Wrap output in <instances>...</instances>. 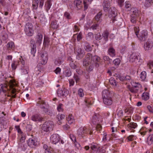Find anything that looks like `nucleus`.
<instances>
[{"label":"nucleus","mask_w":153,"mask_h":153,"mask_svg":"<svg viewBox=\"0 0 153 153\" xmlns=\"http://www.w3.org/2000/svg\"><path fill=\"white\" fill-rule=\"evenodd\" d=\"M31 119L34 121L40 122L42 120V118L40 115L36 114L33 115L31 117Z\"/></svg>","instance_id":"17"},{"label":"nucleus","mask_w":153,"mask_h":153,"mask_svg":"<svg viewBox=\"0 0 153 153\" xmlns=\"http://www.w3.org/2000/svg\"><path fill=\"white\" fill-rule=\"evenodd\" d=\"M102 14V12H100L98 13L95 17V19L98 23H100L101 21V19L100 18Z\"/></svg>","instance_id":"33"},{"label":"nucleus","mask_w":153,"mask_h":153,"mask_svg":"<svg viewBox=\"0 0 153 153\" xmlns=\"http://www.w3.org/2000/svg\"><path fill=\"white\" fill-rule=\"evenodd\" d=\"M65 117V115L62 114L57 115L56 118L58 120L57 123L59 125L61 124L62 123V120L64 119Z\"/></svg>","instance_id":"21"},{"label":"nucleus","mask_w":153,"mask_h":153,"mask_svg":"<svg viewBox=\"0 0 153 153\" xmlns=\"http://www.w3.org/2000/svg\"><path fill=\"white\" fill-rule=\"evenodd\" d=\"M93 0H88V3L86 0H84L83 4L84 5V10H86L88 7V5L90 4Z\"/></svg>","instance_id":"28"},{"label":"nucleus","mask_w":153,"mask_h":153,"mask_svg":"<svg viewBox=\"0 0 153 153\" xmlns=\"http://www.w3.org/2000/svg\"><path fill=\"white\" fill-rule=\"evenodd\" d=\"M74 4L76 7L79 9H80L82 7V2L79 0H76L74 1Z\"/></svg>","instance_id":"27"},{"label":"nucleus","mask_w":153,"mask_h":153,"mask_svg":"<svg viewBox=\"0 0 153 153\" xmlns=\"http://www.w3.org/2000/svg\"><path fill=\"white\" fill-rule=\"evenodd\" d=\"M70 139L74 143L76 141V137L73 134H71L70 135Z\"/></svg>","instance_id":"54"},{"label":"nucleus","mask_w":153,"mask_h":153,"mask_svg":"<svg viewBox=\"0 0 153 153\" xmlns=\"http://www.w3.org/2000/svg\"><path fill=\"white\" fill-rule=\"evenodd\" d=\"M140 57L139 55L135 53H133L130 56V61L132 62L137 63L140 62Z\"/></svg>","instance_id":"13"},{"label":"nucleus","mask_w":153,"mask_h":153,"mask_svg":"<svg viewBox=\"0 0 153 153\" xmlns=\"http://www.w3.org/2000/svg\"><path fill=\"white\" fill-rule=\"evenodd\" d=\"M28 144L30 146L33 147L36 145V142L34 140L30 138L28 140Z\"/></svg>","instance_id":"25"},{"label":"nucleus","mask_w":153,"mask_h":153,"mask_svg":"<svg viewBox=\"0 0 153 153\" xmlns=\"http://www.w3.org/2000/svg\"><path fill=\"white\" fill-rule=\"evenodd\" d=\"M7 50L9 51H13L15 49V46L14 43L12 41H10L8 42L6 46Z\"/></svg>","instance_id":"14"},{"label":"nucleus","mask_w":153,"mask_h":153,"mask_svg":"<svg viewBox=\"0 0 153 153\" xmlns=\"http://www.w3.org/2000/svg\"><path fill=\"white\" fill-rule=\"evenodd\" d=\"M120 62V61L119 59H116L113 61V63L115 65H118Z\"/></svg>","instance_id":"51"},{"label":"nucleus","mask_w":153,"mask_h":153,"mask_svg":"<svg viewBox=\"0 0 153 153\" xmlns=\"http://www.w3.org/2000/svg\"><path fill=\"white\" fill-rule=\"evenodd\" d=\"M20 64H21L22 65H24L25 64V61L21 56L17 61H14L12 62L11 64V67L12 69L15 70L17 66Z\"/></svg>","instance_id":"9"},{"label":"nucleus","mask_w":153,"mask_h":153,"mask_svg":"<svg viewBox=\"0 0 153 153\" xmlns=\"http://www.w3.org/2000/svg\"><path fill=\"white\" fill-rule=\"evenodd\" d=\"M36 47L35 45H33V47L32 48L31 51V54L33 55V56H34V54L36 52Z\"/></svg>","instance_id":"47"},{"label":"nucleus","mask_w":153,"mask_h":153,"mask_svg":"<svg viewBox=\"0 0 153 153\" xmlns=\"http://www.w3.org/2000/svg\"><path fill=\"white\" fill-rule=\"evenodd\" d=\"M88 133L91 134L92 132L85 127H81L77 130V134L79 137H83Z\"/></svg>","instance_id":"4"},{"label":"nucleus","mask_w":153,"mask_h":153,"mask_svg":"<svg viewBox=\"0 0 153 153\" xmlns=\"http://www.w3.org/2000/svg\"><path fill=\"white\" fill-rule=\"evenodd\" d=\"M63 61V60L61 58H58L56 59L54 63L56 65H59L62 63Z\"/></svg>","instance_id":"41"},{"label":"nucleus","mask_w":153,"mask_h":153,"mask_svg":"<svg viewBox=\"0 0 153 153\" xmlns=\"http://www.w3.org/2000/svg\"><path fill=\"white\" fill-rule=\"evenodd\" d=\"M74 144L75 146L78 149H80L81 146L80 144L78 143L76 141L74 143Z\"/></svg>","instance_id":"60"},{"label":"nucleus","mask_w":153,"mask_h":153,"mask_svg":"<svg viewBox=\"0 0 153 153\" xmlns=\"http://www.w3.org/2000/svg\"><path fill=\"white\" fill-rule=\"evenodd\" d=\"M57 109L59 112H62L63 111V105L61 103L59 104L57 106Z\"/></svg>","instance_id":"44"},{"label":"nucleus","mask_w":153,"mask_h":153,"mask_svg":"<svg viewBox=\"0 0 153 153\" xmlns=\"http://www.w3.org/2000/svg\"><path fill=\"white\" fill-rule=\"evenodd\" d=\"M42 38L43 36L42 33H38L35 38L36 43L39 44V45H40L42 43Z\"/></svg>","instance_id":"19"},{"label":"nucleus","mask_w":153,"mask_h":153,"mask_svg":"<svg viewBox=\"0 0 153 153\" xmlns=\"http://www.w3.org/2000/svg\"><path fill=\"white\" fill-rule=\"evenodd\" d=\"M153 3V0H146L144 5L146 7H150Z\"/></svg>","instance_id":"32"},{"label":"nucleus","mask_w":153,"mask_h":153,"mask_svg":"<svg viewBox=\"0 0 153 153\" xmlns=\"http://www.w3.org/2000/svg\"><path fill=\"white\" fill-rule=\"evenodd\" d=\"M90 147L92 150L96 151L99 147V146L97 143H93L91 144Z\"/></svg>","instance_id":"39"},{"label":"nucleus","mask_w":153,"mask_h":153,"mask_svg":"<svg viewBox=\"0 0 153 153\" xmlns=\"http://www.w3.org/2000/svg\"><path fill=\"white\" fill-rule=\"evenodd\" d=\"M75 52L77 53L76 58L77 59H79L82 58L84 55V51L83 50H82L81 48H78V49H76Z\"/></svg>","instance_id":"15"},{"label":"nucleus","mask_w":153,"mask_h":153,"mask_svg":"<svg viewBox=\"0 0 153 153\" xmlns=\"http://www.w3.org/2000/svg\"><path fill=\"white\" fill-rule=\"evenodd\" d=\"M102 97L104 103L106 105H110L112 103V100L110 92L107 90L102 91Z\"/></svg>","instance_id":"2"},{"label":"nucleus","mask_w":153,"mask_h":153,"mask_svg":"<svg viewBox=\"0 0 153 153\" xmlns=\"http://www.w3.org/2000/svg\"><path fill=\"white\" fill-rule=\"evenodd\" d=\"M148 66L150 68H153V61H149L148 64Z\"/></svg>","instance_id":"63"},{"label":"nucleus","mask_w":153,"mask_h":153,"mask_svg":"<svg viewBox=\"0 0 153 153\" xmlns=\"http://www.w3.org/2000/svg\"><path fill=\"white\" fill-rule=\"evenodd\" d=\"M40 62L42 65L45 64L48 59V55L46 52H43L41 54V55Z\"/></svg>","instance_id":"12"},{"label":"nucleus","mask_w":153,"mask_h":153,"mask_svg":"<svg viewBox=\"0 0 153 153\" xmlns=\"http://www.w3.org/2000/svg\"><path fill=\"white\" fill-rule=\"evenodd\" d=\"M22 65L21 68V74L22 75L27 74L29 71V67L27 66Z\"/></svg>","instance_id":"18"},{"label":"nucleus","mask_w":153,"mask_h":153,"mask_svg":"<svg viewBox=\"0 0 153 153\" xmlns=\"http://www.w3.org/2000/svg\"><path fill=\"white\" fill-rule=\"evenodd\" d=\"M25 31L26 34L28 36H32L34 33L33 26L32 24L28 23L25 26Z\"/></svg>","instance_id":"6"},{"label":"nucleus","mask_w":153,"mask_h":153,"mask_svg":"<svg viewBox=\"0 0 153 153\" xmlns=\"http://www.w3.org/2000/svg\"><path fill=\"white\" fill-rule=\"evenodd\" d=\"M63 74L65 76L69 77L71 75V72L70 70H66L63 72Z\"/></svg>","instance_id":"43"},{"label":"nucleus","mask_w":153,"mask_h":153,"mask_svg":"<svg viewBox=\"0 0 153 153\" xmlns=\"http://www.w3.org/2000/svg\"><path fill=\"white\" fill-rule=\"evenodd\" d=\"M90 53H88L86 56L85 59L83 62L84 66H87L90 65L87 69L88 71H91L94 68L93 64L95 63L96 67H98L100 64V58L97 56H92Z\"/></svg>","instance_id":"1"},{"label":"nucleus","mask_w":153,"mask_h":153,"mask_svg":"<svg viewBox=\"0 0 153 153\" xmlns=\"http://www.w3.org/2000/svg\"><path fill=\"white\" fill-rule=\"evenodd\" d=\"M92 99L91 98H86L85 100V102L86 105H91L93 103L92 101Z\"/></svg>","instance_id":"42"},{"label":"nucleus","mask_w":153,"mask_h":153,"mask_svg":"<svg viewBox=\"0 0 153 153\" xmlns=\"http://www.w3.org/2000/svg\"><path fill=\"white\" fill-rule=\"evenodd\" d=\"M7 87V85L5 84L1 85V88L2 91L4 93L6 92L8 90V88Z\"/></svg>","instance_id":"40"},{"label":"nucleus","mask_w":153,"mask_h":153,"mask_svg":"<svg viewBox=\"0 0 153 153\" xmlns=\"http://www.w3.org/2000/svg\"><path fill=\"white\" fill-rule=\"evenodd\" d=\"M108 34L109 33L107 30H106L105 31H104L102 34V36L104 38L105 40V41H107L108 40Z\"/></svg>","instance_id":"45"},{"label":"nucleus","mask_w":153,"mask_h":153,"mask_svg":"<svg viewBox=\"0 0 153 153\" xmlns=\"http://www.w3.org/2000/svg\"><path fill=\"white\" fill-rule=\"evenodd\" d=\"M153 46V43L152 41H148L144 45V48L146 51L151 50Z\"/></svg>","instance_id":"16"},{"label":"nucleus","mask_w":153,"mask_h":153,"mask_svg":"<svg viewBox=\"0 0 153 153\" xmlns=\"http://www.w3.org/2000/svg\"><path fill=\"white\" fill-rule=\"evenodd\" d=\"M148 128L145 127H142L140 129V134L142 135H145L147 132Z\"/></svg>","instance_id":"31"},{"label":"nucleus","mask_w":153,"mask_h":153,"mask_svg":"<svg viewBox=\"0 0 153 153\" xmlns=\"http://www.w3.org/2000/svg\"><path fill=\"white\" fill-rule=\"evenodd\" d=\"M146 71H143L140 74V76L142 80H144L146 78Z\"/></svg>","instance_id":"35"},{"label":"nucleus","mask_w":153,"mask_h":153,"mask_svg":"<svg viewBox=\"0 0 153 153\" xmlns=\"http://www.w3.org/2000/svg\"><path fill=\"white\" fill-rule=\"evenodd\" d=\"M68 91L66 89H63V90L59 89L57 91V94L59 97L66 96L68 94Z\"/></svg>","instance_id":"20"},{"label":"nucleus","mask_w":153,"mask_h":153,"mask_svg":"<svg viewBox=\"0 0 153 153\" xmlns=\"http://www.w3.org/2000/svg\"><path fill=\"white\" fill-rule=\"evenodd\" d=\"M103 4L104 11H106L108 10L110 6V2L107 0H105Z\"/></svg>","instance_id":"24"},{"label":"nucleus","mask_w":153,"mask_h":153,"mask_svg":"<svg viewBox=\"0 0 153 153\" xmlns=\"http://www.w3.org/2000/svg\"><path fill=\"white\" fill-rule=\"evenodd\" d=\"M51 27L53 29H56L58 27V25L54 22H52L51 25Z\"/></svg>","instance_id":"64"},{"label":"nucleus","mask_w":153,"mask_h":153,"mask_svg":"<svg viewBox=\"0 0 153 153\" xmlns=\"http://www.w3.org/2000/svg\"><path fill=\"white\" fill-rule=\"evenodd\" d=\"M50 40L47 37L45 36L43 42V45L45 46H48L49 44Z\"/></svg>","instance_id":"37"},{"label":"nucleus","mask_w":153,"mask_h":153,"mask_svg":"<svg viewBox=\"0 0 153 153\" xmlns=\"http://www.w3.org/2000/svg\"><path fill=\"white\" fill-rule=\"evenodd\" d=\"M45 153H55L53 149L51 147H50L48 150L45 151Z\"/></svg>","instance_id":"57"},{"label":"nucleus","mask_w":153,"mask_h":153,"mask_svg":"<svg viewBox=\"0 0 153 153\" xmlns=\"http://www.w3.org/2000/svg\"><path fill=\"white\" fill-rule=\"evenodd\" d=\"M128 140L129 141H131L133 140H136L137 138L136 136L134 135H130L127 138Z\"/></svg>","instance_id":"49"},{"label":"nucleus","mask_w":153,"mask_h":153,"mask_svg":"<svg viewBox=\"0 0 153 153\" xmlns=\"http://www.w3.org/2000/svg\"><path fill=\"white\" fill-rule=\"evenodd\" d=\"M85 48L88 51H91L92 49V48L89 45H86Z\"/></svg>","instance_id":"61"},{"label":"nucleus","mask_w":153,"mask_h":153,"mask_svg":"<svg viewBox=\"0 0 153 153\" xmlns=\"http://www.w3.org/2000/svg\"><path fill=\"white\" fill-rule=\"evenodd\" d=\"M91 120L92 122L93 123H95V122H96L97 120V116L96 115L92 117V119Z\"/></svg>","instance_id":"62"},{"label":"nucleus","mask_w":153,"mask_h":153,"mask_svg":"<svg viewBox=\"0 0 153 153\" xmlns=\"http://www.w3.org/2000/svg\"><path fill=\"white\" fill-rule=\"evenodd\" d=\"M53 126V123L52 121L46 122L43 125L42 127V129L44 131L48 132L52 129Z\"/></svg>","instance_id":"7"},{"label":"nucleus","mask_w":153,"mask_h":153,"mask_svg":"<svg viewBox=\"0 0 153 153\" xmlns=\"http://www.w3.org/2000/svg\"><path fill=\"white\" fill-rule=\"evenodd\" d=\"M51 143L53 144H56L58 143L60 140V138L59 134H52L50 137Z\"/></svg>","instance_id":"10"},{"label":"nucleus","mask_w":153,"mask_h":153,"mask_svg":"<svg viewBox=\"0 0 153 153\" xmlns=\"http://www.w3.org/2000/svg\"><path fill=\"white\" fill-rule=\"evenodd\" d=\"M103 59L105 61H107L108 63H110L112 62V60L110 59L109 57L107 56H105L103 57Z\"/></svg>","instance_id":"53"},{"label":"nucleus","mask_w":153,"mask_h":153,"mask_svg":"<svg viewBox=\"0 0 153 153\" xmlns=\"http://www.w3.org/2000/svg\"><path fill=\"white\" fill-rule=\"evenodd\" d=\"M125 7L126 8H129L131 7V4L130 2L126 1L125 2Z\"/></svg>","instance_id":"55"},{"label":"nucleus","mask_w":153,"mask_h":153,"mask_svg":"<svg viewBox=\"0 0 153 153\" xmlns=\"http://www.w3.org/2000/svg\"><path fill=\"white\" fill-rule=\"evenodd\" d=\"M131 83L132 87L130 88L129 89L132 93L137 92L139 89L141 87V85L140 83L134 80L131 81Z\"/></svg>","instance_id":"5"},{"label":"nucleus","mask_w":153,"mask_h":153,"mask_svg":"<svg viewBox=\"0 0 153 153\" xmlns=\"http://www.w3.org/2000/svg\"><path fill=\"white\" fill-rule=\"evenodd\" d=\"M124 0H118L117 2L118 5L120 7H122L123 6V3Z\"/></svg>","instance_id":"56"},{"label":"nucleus","mask_w":153,"mask_h":153,"mask_svg":"<svg viewBox=\"0 0 153 153\" xmlns=\"http://www.w3.org/2000/svg\"><path fill=\"white\" fill-rule=\"evenodd\" d=\"M15 128L17 130V131L19 134H21L22 132L19 126H15Z\"/></svg>","instance_id":"59"},{"label":"nucleus","mask_w":153,"mask_h":153,"mask_svg":"<svg viewBox=\"0 0 153 153\" xmlns=\"http://www.w3.org/2000/svg\"><path fill=\"white\" fill-rule=\"evenodd\" d=\"M66 119L68 123L70 124H73L74 122V117L71 114H69L66 117Z\"/></svg>","instance_id":"22"},{"label":"nucleus","mask_w":153,"mask_h":153,"mask_svg":"<svg viewBox=\"0 0 153 153\" xmlns=\"http://www.w3.org/2000/svg\"><path fill=\"white\" fill-rule=\"evenodd\" d=\"M64 16L65 18L68 19H70L71 18L70 13L67 12H65L64 13Z\"/></svg>","instance_id":"48"},{"label":"nucleus","mask_w":153,"mask_h":153,"mask_svg":"<svg viewBox=\"0 0 153 153\" xmlns=\"http://www.w3.org/2000/svg\"><path fill=\"white\" fill-rule=\"evenodd\" d=\"M137 126V125L136 123L131 122L127 125L126 129L127 131L130 132H134L135 131L134 129L136 128Z\"/></svg>","instance_id":"11"},{"label":"nucleus","mask_w":153,"mask_h":153,"mask_svg":"<svg viewBox=\"0 0 153 153\" xmlns=\"http://www.w3.org/2000/svg\"><path fill=\"white\" fill-rule=\"evenodd\" d=\"M140 12L137 9H134L131 16V22L133 23H135L137 19L140 16Z\"/></svg>","instance_id":"8"},{"label":"nucleus","mask_w":153,"mask_h":153,"mask_svg":"<svg viewBox=\"0 0 153 153\" xmlns=\"http://www.w3.org/2000/svg\"><path fill=\"white\" fill-rule=\"evenodd\" d=\"M116 15L114 12H112V14H110L109 15V16L110 17L112 18H113V22L115 20V17L116 16Z\"/></svg>","instance_id":"58"},{"label":"nucleus","mask_w":153,"mask_h":153,"mask_svg":"<svg viewBox=\"0 0 153 153\" xmlns=\"http://www.w3.org/2000/svg\"><path fill=\"white\" fill-rule=\"evenodd\" d=\"M19 137H21L20 138V141L22 143L24 142L25 138V136L23 135V133H22L21 134H19Z\"/></svg>","instance_id":"52"},{"label":"nucleus","mask_w":153,"mask_h":153,"mask_svg":"<svg viewBox=\"0 0 153 153\" xmlns=\"http://www.w3.org/2000/svg\"><path fill=\"white\" fill-rule=\"evenodd\" d=\"M134 108L132 107H128L125 111V112L128 114H131L133 111Z\"/></svg>","instance_id":"34"},{"label":"nucleus","mask_w":153,"mask_h":153,"mask_svg":"<svg viewBox=\"0 0 153 153\" xmlns=\"http://www.w3.org/2000/svg\"><path fill=\"white\" fill-rule=\"evenodd\" d=\"M134 31L136 35L140 39V40L144 41L147 38L148 35L147 31L146 30H144L141 31L138 36V33L139 31V29L138 27H135L134 28Z\"/></svg>","instance_id":"3"},{"label":"nucleus","mask_w":153,"mask_h":153,"mask_svg":"<svg viewBox=\"0 0 153 153\" xmlns=\"http://www.w3.org/2000/svg\"><path fill=\"white\" fill-rule=\"evenodd\" d=\"M52 4L49 1H47L46 2L45 5V7L46 10L48 11L51 8Z\"/></svg>","instance_id":"36"},{"label":"nucleus","mask_w":153,"mask_h":153,"mask_svg":"<svg viewBox=\"0 0 153 153\" xmlns=\"http://www.w3.org/2000/svg\"><path fill=\"white\" fill-rule=\"evenodd\" d=\"M78 94L79 96L81 97H82L84 96V93L83 90L82 88H79L78 91Z\"/></svg>","instance_id":"50"},{"label":"nucleus","mask_w":153,"mask_h":153,"mask_svg":"<svg viewBox=\"0 0 153 153\" xmlns=\"http://www.w3.org/2000/svg\"><path fill=\"white\" fill-rule=\"evenodd\" d=\"M110 84L113 87H115L117 85V83L113 77H111L109 80Z\"/></svg>","instance_id":"38"},{"label":"nucleus","mask_w":153,"mask_h":153,"mask_svg":"<svg viewBox=\"0 0 153 153\" xmlns=\"http://www.w3.org/2000/svg\"><path fill=\"white\" fill-rule=\"evenodd\" d=\"M109 54L111 57H114L115 55V50L112 47H110L108 50Z\"/></svg>","instance_id":"26"},{"label":"nucleus","mask_w":153,"mask_h":153,"mask_svg":"<svg viewBox=\"0 0 153 153\" xmlns=\"http://www.w3.org/2000/svg\"><path fill=\"white\" fill-rule=\"evenodd\" d=\"M142 97L143 100L146 101L149 98V94L147 92H144L143 94Z\"/></svg>","instance_id":"29"},{"label":"nucleus","mask_w":153,"mask_h":153,"mask_svg":"<svg viewBox=\"0 0 153 153\" xmlns=\"http://www.w3.org/2000/svg\"><path fill=\"white\" fill-rule=\"evenodd\" d=\"M153 142V134L150 135L147 139V143L148 145H151Z\"/></svg>","instance_id":"30"},{"label":"nucleus","mask_w":153,"mask_h":153,"mask_svg":"<svg viewBox=\"0 0 153 153\" xmlns=\"http://www.w3.org/2000/svg\"><path fill=\"white\" fill-rule=\"evenodd\" d=\"M38 103L40 105L41 108H43L44 113H46L48 112V109L47 108H45V104L43 101H39Z\"/></svg>","instance_id":"23"},{"label":"nucleus","mask_w":153,"mask_h":153,"mask_svg":"<svg viewBox=\"0 0 153 153\" xmlns=\"http://www.w3.org/2000/svg\"><path fill=\"white\" fill-rule=\"evenodd\" d=\"M38 2L37 0H34L33 2L32 6L34 9H36L38 6Z\"/></svg>","instance_id":"46"}]
</instances>
